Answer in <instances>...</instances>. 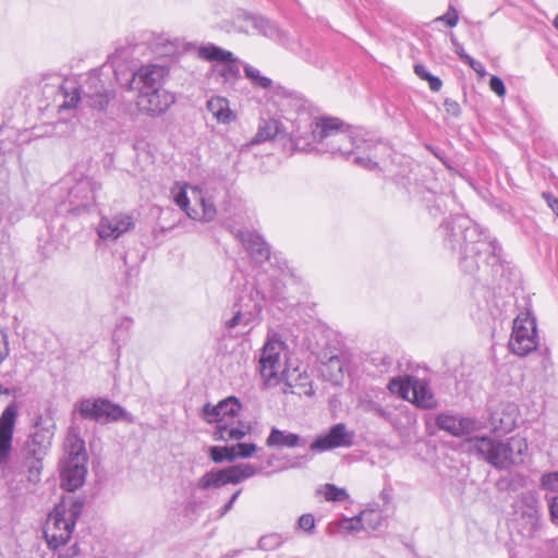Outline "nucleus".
<instances>
[{
    "label": "nucleus",
    "instance_id": "5fc2aeb1",
    "mask_svg": "<svg viewBox=\"0 0 558 558\" xmlns=\"http://www.w3.org/2000/svg\"><path fill=\"white\" fill-rule=\"evenodd\" d=\"M551 522L558 525V496L553 497L548 502Z\"/></svg>",
    "mask_w": 558,
    "mask_h": 558
},
{
    "label": "nucleus",
    "instance_id": "c9c22d12",
    "mask_svg": "<svg viewBox=\"0 0 558 558\" xmlns=\"http://www.w3.org/2000/svg\"><path fill=\"white\" fill-rule=\"evenodd\" d=\"M132 327L133 319L131 317H122L116 324V328L112 333V340L118 347L128 340Z\"/></svg>",
    "mask_w": 558,
    "mask_h": 558
},
{
    "label": "nucleus",
    "instance_id": "2eb2a0df",
    "mask_svg": "<svg viewBox=\"0 0 558 558\" xmlns=\"http://www.w3.org/2000/svg\"><path fill=\"white\" fill-rule=\"evenodd\" d=\"M244 21L263 36L298 53L296 48L300 46L299 43L269 20L259 15L246 14Z\"/></svg>",
    "mask_w": 558,
    "mask_h": 558
},
{
    "label": "nucleus",
    "instance_id": "ea45409f",
    "mask_svg": "<svg viewBox=\"0 0 558 558\" xmlns=\"http://www.w3.org/2000/svg\"><path fill=\"white\" fill-rule=\"evenodd\" d=\"M520 502L527 508L529 517L536 521L538 519V498L533 492H524L520 495Z\"/></svg>",
    "mask_w": 558,
    "mask_h": 558
},
{
    "label": "nucleus",
    "instance_id": "6ab92c4d",
    "mask_svg": "<svg viewBox=\"0 0 558 558\" xmlns=\"http://www.w3.org/2000/svg\"><path fill=\"white\" fill-rule=\"evenodd\" d=\"M166 69L158 64H145L138 68L132 75L131 88L140 92L162 88V80Z\"/></svg>",
    "mask_w": 558,
    "mask_h": 558
},
{
    "label": "nucleus",
    "instance_id": "1a4fd4ad",
    "mask_svg": "<svg viewBox=\"0 0 558 558\" xmlns=\"http://www.w3.org/2000/svg\"><path fill=\"white\" fill-rule=\"evenodd\" d=\"M101 184L90 177H82L68 191V196L58 205L60 214L81 215L96 206L97 192Z\"/></svg>",
    "mask_w": 558,
    "mask_h": 558
},
{
    "label": "nucleus",
    "instance_id": "f8f14e48",
    "mask_svg": "<svg viewBox=\"0 0 558 558\" xmlns=\"http://www.w3.org/2000/svg\"><path fill=\"white\" fill-rule=\"evenodd\" d=\"M536 319L530 313L521 314L513 320V329L509 341L510 350L525 356L537 348Z\"/></svg>",
    "mask_w": 558,
    "mask_h": 558
},
{
    "label": "nucleus",
    "instance_id": "c756f323",
    "mask_svg": "<svg viewBox=\"0 0 558 558\" xmlns=\"http://www.w3.org/2000/svg\"><path fill=\"white\" fill-rule=\"evenodd\" d=\"M281 123L276 119L263 120L258 125L255 136L248 142V146L274 140L281 132Z\"/></svg>",
    "mask_w": 558,
    "mask_h": 558
},
{
    "label": "nucleus",
    "instance_id": "6e6d98bb",
    "mask_svg": "<svg viewBox=\"0 0 558 558\" xmlns=\"http://www.w3.org/2000/svg\"><path fill=\"white\" fill-rule=\"evenodd\" d=\"M464 63L470 65L477 74L484 75L485 74V66L480 62L476 61L471 56L464 57Z\"/></svg>",
    "mask_w": 558,
    "mask_h": 558
},
{
    "label": "nucleus",
    "instance_id": "7ed1b4c3",
    "mask_svg": "<svg viewBox=\"0 0 558 558\" xmlns=\"http://www.w3.org/2000/svg\"><path fill=\"white\" fill-rule=\"evenodd\" d=\"M17 407L8 404L0 415V472L5 480H14L15 475L25 474L29 483L40 481L43 461L51 445V436L34 433L25 447L14 460L12 458L13 433L17 420Z\"/></svg>",
    "mask_w": 558,
    "mask_h": 558
},
{
    "label": "nucleus",
    "instance_id": "b1692460",
    "mask_svg": "<svg viewBox=\"0 0 558 558\" xmlns=\"http://www.w3.org/2000/svg\"><path fill=\"white\" fill-rule=\"evenodd\" d=\"M407 389L412 392V402L422 409H434L437 405L436 398L425 379L409 378Z\"/></svg>",
    "mask_w": 558,
    "mask_h": 558
},
{
    "label": "nucleus",
    "instance_id": "864d4df0",
    "mask_svg": "<svg viewBox=\"0 0 558 558\" xmlns=\"http://www.w3.org/2000/svg\"><path fill=\"white\" fill-rule=\"evenodd\" d=\"M444 106L446 111L453 117H458L461 112L460 105L453 99L447 98Z\"/></svg>",
    "mask_w": 558,
    "mask_h": 558
},
{
    "label": "nucleus",
    "instance_id": "bb28decb",
    "mask_svg": "<svg viewBox=\"0 0 558 558\" xmlns=\"http://www.w3.org/2000/svg\"><path fill=\"white\" fill-rule=\"evenodd\" d=\"M306 445V439L302 438L300 435L281 430L277 427H272L268 437L266 438V446L269 448H294V447H304Z\"/></svg>",
    "mask_w": 558,
    "mask_h": 558
},
{
    "label": "nucleus",
    "instance_id": "69168bd1",
    "mask_svg": "<svg viewBox=\"0 0 558 558\" xmlns=\"http://www.w3.org/2000/svg\"><path fill=\"white\" fill-rule=\"evenodd\" d=\"M554 26L558 29V14L554 19Z\"/></svg>",
    "mask_w": 558,
    "mask_h": 558
},
{
    "label": "nucleus",
    "instance_id": "9b49d317",
    "mask_svg": "<svg viewBox=\"0 0 558 558\" xmlns=\"http://www.w3.org/2000/svg\"><path fill=\"white\" fill-rule=\"evenodd\" d=\"M198 56L204 60L216 62L214 72L221 77L223 84L233 85L241 77L239 60L231 51L207 44L198 49Z\"/></svg>",
    "mask_w": 558,
    "mask_h": 558
},
{
    "label": "nucleus",
    "instance_id": "c03bdc74",
    "mask_svg": "<svg viewBox=\"0 0 558 558\" xmlns=\"http://www.w3.org/2000/svg\"><path fill=\"white\" fill-rule=\"evenodd\" d=\"M174 203L191 218L196 219L197 213L190 210V199L184 190H180L174 196Z\"/></svg>",
    "mask_w": 558,
    "mask_h": 558
},
{
    "label": "nucleus",
    "instance_id": "052dcab7",
    "mask_svg": "<svg viewBox=\"0 0 558 558\" xmlns=\"http://www.w3.org/2000/svg\"><path fill=\"white\" fill-rule=\"evenodd\" d=\"M380 498L385 501V504L390 502V500H391V488L390 489L384 488L383 492L380 493Z\"/></svg>",
    "mask_w": 558,
    "mask_h": 558
},
{
    "label": "nucleus",
    "instance_id": "412c9836",
    "mask_svg": "<svg viewBox=\"0 0 558 558\" xmlns=\"http://www.w3.org/2000/svg\"><path fill=\"white\" fill-rule=\"evenodd\" d=\"M134 219L129 214H118L112 217H102L97 227V233L102 240H117L134 228Z\"/></svg>",
    "mask_w": 558,
    "mask_h": 558
},
{
    "label": "nucleus",
    "instance_id": "bf43d9fd",
    "mask_svg": "<svg viewBox=\"0 0 558 558\" xmlns=\"http://www.w3.org/2000/svg\"><path fill=\"white\" fill-rule=\"evenodd\" d=\"M451 40H452V45L454 47V52L459 56L460 60L464 63V57L469 56V54L465 52L463 46L456 38L452 37Z\"/></svg>",
    "mask_w": 558,
    "mask_h": 558
},
{
    "label": "nucleus",
    "instance_id": "0eeeda50",
    "mask_svg": "<svg viewBox=\"0 0 558 558\" xmlns=\"http://www.w3.org/2000/svg\"><path fill=\"white\" fill-rule=\"evenodd\" d=\"M471 449L498 470H504L513 463V450L522 454L527 445L524 439L510 438L508 441L493 439L487 436L474 437L470 439Z\"/></svg>",
    "mask_w": 558,
    "mask_h": 558
},
{
    "label": "nucleus",
    "instance_id": "13d9d810",
    "mask_svg": "<svg viewBox=\"0 0 558 558\" xmlns=\"http://www.w3.org/2000/svg\"><path fill=\"white\" fill-rule=\"evenodd\" d=\"M414 73L423 81H425L430 75L426 66L421 63L414 64Z\"/></svg>",
    "mask_w": 558,
    "mask_h": 558
},
{
    "label": "nucleus",
    "instance_id": "ddd939ff",
    "mask_svg": "<svg viewBox=\"0 0 558 558\" xmlns=\"http://www.w3.org/2000/svg\"><path fill=\"white\" fill-rule=\"evenodd\" d=\"M354 437V432L349 430L344 423H337L326 434L319 435L310 445V450L324 452L335 448H349L353 446Z\"/></svg>",
    "mask_w": 558,
    "mask_h": 558
},
{
    "label": "nucleus",
    "instance_id": "f257e3e1",
    "mask_svg": "<svg viewBox=\"0 0 558 558\" xmlns=\"http://www.w3.org/2000/svg\"><path fill=\"white\" fill-rule=\"evenodd\" d=\"M290 141L296 150L338 155L369 171L379 168L375 151L381 142L363 128L345 126L338 118L313 119L307 112L299 113Z\"/></svg>",
    "mask_w": 558,
    "mask_h": 558
},
{
    "label": "nucleus",
    "instance_id": "9d476101",
    "mask_svg": "<svg viewBox=\"0 0 558 558\" xmlns=\"http://www.w3.org/2000/svg\"><path fill=\"white\" fill-rule=\"evenodd\" d=\"M283 348L284 343L281 340L268 338L260 350L258 372L268 387L279 385L288 371L281 360Z\"/></svg>",
    "mask_w": 558,
    "mask_h": 558
},
{
    "label": "nucleus",
    "instance_id": "a18cd8bd",
    "mask_svg": "<svg viewBox=\"0 0 558 558\" xmlns=\"http://www.w3.org/2000/svg\"><path fill=\"white\" fill-rule=\"evenodd\" d=\"M436 21L445 22L446 25L450 28L454 27L459 21L458 11L453 5H449L448 11L441 16L437 17Z\"/></svg>",
    "mask_w": 558,
    "mask_h": 558
},
{
    "label": "nucleus",
    "instance_id": "de8ad7c7",
    "mask_svg": "<svg viewBox=\"0 0 558 558\" xmlns=\"http://www.w3.org/2000/svg\"><path fill=\"white\" fill-rule=\"evenodd\" d=\"M238 466L240 468L244 480H247L263 472V468L260 465H254L252 463H240Z\"/></svg>",
    "mask_w": 558,
    "mask_h": 558
},
{
    "label": "nucleus",
    "instance_id": "4c0bfd02",
    "mask_svg": "<svg viewBox=\"0 0 558 558\" xmlns=\"http://www.w3.org/2000/svg\"><path fill=\"white\" fill-rule=\"evenodd\" d=\"M205 195L201 198V205L203 209L202 220L211 221L216 217V196L209 193V185L206 184Z\"/></svg>",
    "mask_w": 558,
    "mask_h": 558
},
{
    "label": "nucleus",
    "instance_id": "4468645a",
    "mask_svg": "<svg viewBox=\"0 0 558 558\" xmlns=\"http://www.w3.org/2000/svg\"><path fill=\"white\" fill-rule=\"evenodd\" d=\"M83 104L99 111L105 110L112 97L97 73H90L80 86Z\"/></svg>",
    "mask_w": 558,
    "mask_h": 558
},
{
    "label": "nucleus",
    "instance_id": "58836bf2",
    "mask_svg": "<svg viewBox=\"0 0 558 558\" xmlns=\"http://www.w3.org/2000/svg\"><path fill=\"white\" fill-rule=\"evenodd\" d=\"M209 457L215 463L234 461L233 446H213L209 449Z\"/></svg>",
    "mask_w": 558,
    "mask_h": 558
},
{
    "label": "nucleus",
    "instance_id": "37998d69",
    "mask_svg": "<svg viewBox=\"0 0 558 558\" xmlns=\"http://www.w3.org/2000/svg\"><path fill=\"white\" fill-rule=\"evenodd\" d=\"M316 527V520L312 513L302 514L298 521L295 529L301 530L307 534H313Z\"/></svg>",
    "mask_w": 558,
    "mask_h": 558
},
{
    "label": "nucleus",
    "instance_id": "72a5a7b5",
    "mask_svg": "<svg viewBox=\"0 0 558 558\" xmlns=\"http://www.w3.org/2000/svg\"><path fill=\"white\" fill-rule=\"evenodd\" d=\"M63 94V102L59 106L60 111L74 109L76 108L78 102L83 104V96L81 94L80 87L74 85H63L62 86Z\"/></svg>",
    "mask_w": 558,
    "mask_h": 558
},
{
    "label": "nucleus",
    "instance_id": "49530a36",
    "mask_svg": "<svg viewBox=\"0 0 558 558\" xmlns=\"http://www.w3.org/2000/svg\"><path fill=\"white\" fill-rule=\"evenodd\" d=\"M365 411H368V412H372L374 413L375 415L384 418V420H387L389 421L390 417H391V412H389L388 410L384 409L380 404L376 403V402H368L365 407H364Z\"/></svg>",
    "mask_w": 558,
    "mask_h": 558
},
{
    "label": "nucleus",
    "instance_id": "f03ea898",
    "mask_svg": "<svg viewBox=\"0 0 558 558\" xmlns=\"http://www.w3.org/2000/svg\"><path fill=\"white\" fill-rule=\"evenodd\" d=\"M442 245L459 254L460 269L480 280H494L504 268L501 247L469 217L454 215L439 226Z\"/></svg>",
    "mask_w": 558,
    "mask_h": 558
},
{
    "label": "nucleus",
    "instance_id": "8fccbe9b",
    "mask_svg": "<svg viewBox=\"0 0 558 558\" xmlns=\"http://www.w3.org/2000/svg\"><path fill=\"white\" fill-rule=\"evenodd\" d=\"M489 88L500 97L505 96V94H506V86H505L502 80L496 75H493L490 77Z\"/></svg>",
    "mask_w": 558,
    "mask_h": 558
},
{
    "label": "nucleus",
    "instance_id": "3c124183",
    "mask_svg": "<svg viewBox=\"0 0 558 558\" xmlns=\"http://www.w3.org/2000/svg\"><path fill=\"white\" fill-rule=\"evenodd\" d=\"M8 355H9L8 336L5 332L0 330V364L7 359Z\"/></svg>",
    "mask_w": 558,
    "mask_h": 558
},
{
    "label": "nucleus",
    "instance_id": "dca6fc26",
    "mask_svg": "<svg viewBox=\"0 0 558 558\" xmlns=\"http://www.w3.org/2000/svg\"><path fill=\"white\" fill-rule=\"evenodd\" d=\"M436 426L454 437L470 436L481 428V423L474 418L463 415L439 413L435 418Z\"/></svg>",
    "mask_w": 558,
    "mask_h": 558
},
{
    "label": "nucleus",
    "instance_id": "cd10ccee",
    "mask_svg": "<svg viewBox=\"0 0 558 558\" xmlns=\"http://www.w3.org/2000/svg\"><path fill=\"white\" fill-rule=\"evenodd\" d=\"M65 458L63 460L87 461L85 441L77 428L71 426L64 440Z\"/></svg>",
    "mask_w": 558,
    "mask_h": 558
},
{
    "label": "nucleus",
    "instance_id": "4be33fe9",
    "mask_svg": "<svg viewBox=\"0 0 558 558\" xmlns=\"http://www.w3.org/2000/svg\"><path fill=\"white\" fill-rule=\"evenodd\" d=\"M86 464L87 461L62 460L60 463L61 486L69 492L81 487L87 474Z\"/></svg>",
    "mask_w": 558,
    "mask_h": 558
},
{
    "label": "nucleus",
    "instance_id": "5701e85b",
    "mask_svg": "<svg viewBox=\"0 0 558 558\" xmlns=\"http://www.w3.org/2000/svg\"><path fill=\"white\" fill-rule=\"evenodd\" d=\"M281 383L283 392L298 396L312 397L314 395L313 381L306 371L299 368L288 369Z\"/></svg>",
    "mask_w": 558,
    "mask_h": 558
},
{
    "label": "nucleus",
    "instance_id": "7c9ffc66",
    "mask_svg": "<svg viewBox=\"0 0 558 558\" xmlns=\"http://www.w3.org/2000/svg\"><path fill=\"white\" fill-rule=\"evenodd\" d=\"M324 373L333 383H339L343 378V374L348 368V359L343 354H336L328 357L327 362H324Z\"/></svg>",
    "mask_w": 558,
    "mask_h": 558
},
{
    "label": "nucleus",
    "instance_id": "393cba45",
    "mask_svg": "<svg viewBox=\"0 0 558 558\" xmlns=\"http://www.w3.org/2000/svg\"><path fill=\"white\" fill-rule=\"evenodd\" d=\"M518 411L515 405L508 404L501 411H495L490 414L489 424L494 433L506 435L517 426Z\"/></svg>",
    "mask_w": 558,
    "mask_h": 558
},
{
    "label": "nucleus",
    "instance_id": "c85d7f7f",
    "mask_svg": "<svg viewBox=\"0 0 558 558\" xmlns=\"http://www.w3.org/2000/svg\"><path fill=\"white\" fill-rule=\"evenodd\" d=\"M207 109L219 123L229 124L236 119V114L230 109L229 100L225 97H211L207 101Z\"/></svg>",
    "mask_w": 558,
    "mask_h": 558
},
{
    "label": "nucleus",
    "instance_id": "a19ab883",
    "mask_svg": "<svg viewBox=\"0 0 558 558\" xmlns=\"http://www.w3.org/2000/svg\"><path fill=\"white\" fill-rule=\"evenodd\" d=\"M232 446L234 448V460L251 458L257 451V446L252 442H238Z\"/></svg>",
    "mask_w": 558,
    "mask_h": 558
},
{
    "label": "nucleus",
    "instance_id": "4d7b16f0",
    "mask_svg": "<svg viewBox=\"0 0 558 558\" xmlns=\"http://www.w3.org/2000/svg\"><path fill=\"white\" fill-rule=\"evenodd\" d=\"M428 83V86L432 92H439L442 86V82L438 76H435L430 73V75L425 80Z\"/></svg>",
    "mask_w": 558,
    "mask_h": 558
},
{
    "label": "nucleus",
    "instance_id": "0e129e2a",
    "mask_svg": "<svg viewBox=\"0 0 558 558\" xmlns=\"http://www.w3.org/2000/svg\"><path fill=\"white\" fill-rule=\"evenodd\" d=\"M0 395H9V389L0 385Z\"/></svg>",
    "mask_w": 558,
    "mask_h": 558
},
{
    "label": "nucleus",
    "instance_id": "79ce46f5",
    "mask_svg": "<svg viewBox=\"0 0 558 558\" xmlns=\"http://www.w3.org/2000/svg\"><path fill=\"white\" fill-rule=\"evenodd\" d=\"M541 488L549 492H558V471L546 472L539 481Z\"/></svg>",
    "mask_w": 558,
    "mask_h": 558
},
{
    "label": "nucleus",
    "instance_id": "e2e57ef3",
    "mask_svg": "<svg viewBox=\"0 0 558 558\" xmlns=\"http://www.w3.org/2000/svg\"><path fill=\"white\" fill-rule=\"evenodd\" d=\"M241 489H238L230 498V500H232V505H234L235 500L239 498L240 494H241Z\"/></svg>",
    "mask_w": 558,
    "mask_h": 558
},
{
    "label": "nucleus",
    "instance_id": "f3484780",
    "mask_svg": "<svg viewBox=\"0 0 558 558\" xmlns=\"http://www.w3.org/2000/svg\"><path fill=\"white\" fill-rule=\"evenodd\" d=\"M174 101V95L163 88L140 92L137 94L140 110L151 117L165 113Z\"/></svg>",
    "mask_w": 558,
    "mask_h": 558
},
{
    "label": "nucleus",
    "instance_id": "f704fd0d",
    "mask_svg": "<svg viewBox=\"0 0 558 558\" xmlns=\"http://www.w3.org/2000/svg\"><path fill=\"white\" fill-rule=\"evenodd\" d=\"M316 493L323 495L327 501L343 502L349 499V494L344 488L330 483L319 486Z\"/></svg>",
    "mask_w": 558,
    "mask_h": 558
},
{
    "label": "nucleus",
    "instance_id": "09e8293b",
    "mask_svg": "<svg viewBox=\"0 0 558 558\" xmlns=\"http://www.w3.org/2000/svg\"><path fill=\"white\" fill-rule=\"evenodd\" d=\"M339 527L345 532L362 530L360 527L359 515L353 518H343L339 522Z\"/></svg>",
    "mask_w": 558,
    "mask_h": 558
},
{
    "label": "nucleus",
    "instance_id": "aec40b11",
    "mask_svg": "<svg viewBox=\"0 0 558 558\" xmlns=\"http://www.w3.org/2000/svg\"><path fill=\"white\" fill-rule=\"evenodd\" d=\"M245 481L241 474V470L235 465H231L217 471L206 472L197 482V488L207 490L209 488H218L227 484H239Z\"/></svg>",
    "mask_w": 558,
    "mask_h": 558
},
{
    "label": "nucleus",
    "instance_id": "39448f33",
    "mask_svg": "<svg viewBox=\"0 0 558 558\" xmlns=\"http://www.w3.org/2000/svg\"><path fill=\"white\" fill-rule=\"evenodd\" d=\"M82 510L83 502L80 500L56 505L53 511L49 513L43 531L51 550L57 551L70 541Z\"/></svg>",
    "mask_w": 558,
    "mask_h": 558
},
{
    "label": "nucleus",
    "instance_id": "603ef678",
    "mask_svg": "<svg viewBox=\"0 0 558 558\" xmlns=\"http://www.w3.org/2000/svg\"><path fill=\"white\" fill-rule=\"evenodd\" d=\"M542 197L558 218V198L550 192H544Z\"/></svg>",
    "mask_w": 558,
    "mask_h": 558
},
{
    "label": "nucleus",
    "instance_id": "e433bc0d",
    "mask_svg": "<svg viewBox=\"0 0 558 558\" xmlns=\"http://www.w3.org/2000/svg\"><path fill=\"white\" fill-rule=\"evenodd\" d=\"M289 539L288 534L269 533L258 541V548L262 550H275Z\"/></svg>",
    "mask_w": 558,
    "mask_h": 558
},
{
    "label": "nucleus",
    "instance_id": "6e6552de",
    "mask_svg": "<svg viewBox=\"0 0 558 558\" xmlns=\"http://www.w3.org/2000/svg\"><path fill=\"white\" fill-rule=\"evenodd\" d=\"M76 415L82 420H89L101 424L119 421L134 422L131 413L120 404L106 398H84L78 400L72 412L73 418Z\"/></svg>",
    "mask_w": 558,
    "mask_h": 558
},
{
    "label": "nucleus",
    "instance_id": "473e14b6",
    "mask_svg": "<svg viewBox=\"0 0 558 558\" xmlns=\"http://www.w3.org/2000/svg\"><path fill=\"white\" fill-rule=\"evenodd\" d=\"M232 421L216 426L214 437L216 440H240L245 437L246 432L240 427L231 426Z\"/></svg>",
    "mask_w": 558,
    "mask_h": 558
},
{
    "label": "nucleus",
    "instance_id": "20e7f679",
    "mask_svg": "<svg viewBox=\"0 0 558 558\" xmlns=\"http://www.w3.org/2000/svg\"><path fill=\"white\" fill-rule=\"evenodd\" d=\"M239 238L246 252L255 263L268 260L274 269L271 277V288L269 289L270 299H277L283 295L287 282L295 283L298 280L295 270L288 265V262L281 255H270V247L265 240L257 233L251 231L239 232Z\"/></svg>",
    "mask_w": 558,
    "mask_h": 558
},
{
    "label": "nucleus",
    "instance_id": "a878e982",
    "mask_svg": "<svg viewBox=\"0 0 558 558\" xmlns=\"http://www.w3.org/2000/svg\"><path fill=\"white\" fill-rule=\"evenodd\" d=\"M244 73L254 87L262 88L265 90H271L276 96H281L284 98L292 97V93L290 90L286 89L280 85L274 86L272 80L268 76L263 75L258 69L250 64H245Z\"/></svg>",
    "mask_w": 558,
    "mask_h": 558
},
{
    "label": "nucleus",
    "instance_id": "2f4dec72",
    "mask_svg": "<svg viewBox=\"0 0 558 558\" xmlns=\"http://www.w3.org/2000/svg\"><path fill=\"white\" fill-rule=\"evenodd\" d=\"M360 527L365 531H376L384 523V515L375 509L363 510L359 514Z\"/></svg>",
    "mask_w": 558,
    "mask_h": 558
},
{
    "label": "nucleus",
    "instance_id": "680f3d73",
    "mask_svg": "<svg viewBox=\"0 0 558 558\" xmlns=\"http://www.w3.org/2000/svg\"><path fill=\"white\" fill-rule=\"evenodd\" d=\"M233 505H232V500H229L222 508H221V511H220V515H225L226 513H228L231 509H232Z\"/></svg>",
    "mask_w": 558,
    "mask_h": 558
},
{
    "label": "nucleus",
    "instance_id": "a211bd4d",
    "mask_svg": "<svg viewBox=\"0 0 558 558\" xmlns=\"http://www.w3.org/2000/svg\"><path fill=\"white\" fill-rule=\"evenodd\" d=\"M241 408V403L235 397H228L216 405L206 403L202 409L201 416L208 423L216 422L217 425L227 424L233 421Z\"/></svg>",
    "mask_w": 558,
    "mask_h": 558
},
{
    "label": "nucleus",
    "instance_id": "423d86ee",
    "mask_svg": "<svg viewBox=\"0 0 558 558\" xmlns=\"http://www.w3.org/2000/svg\"><path fill=\"white\" fill-rule=\"evenodd\" d=\"M267 298H270L269 291L265 293L255 288L242 291L230 308V316L228 313L223 314L222 322L226 329L233 330L241 327L244 329L243 333L250 332L259 324L263 301Z\"/></svg>",
    "mask_w": 558,
    "mask_h": 558
}]
</instances>
